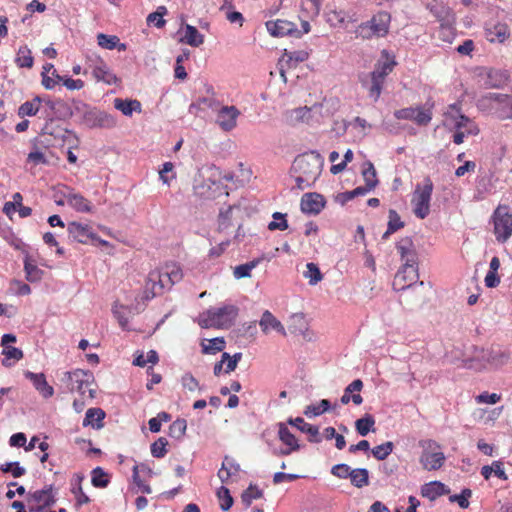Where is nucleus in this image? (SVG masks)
I'll use <instances>...</instances> for the list:
<instances>
[{"label": "nucleus", "mask_w": 512, "mask_h": 512, "mask_svg": "<svg viewBox=\"0 0 512 512\" xmlns=\"http://www.w3.org/2000/svg\"><path fill=\"white\" fill-rule=\"evenodd\" d=\"M199 179H196L195 190L200 195L206 197H215V192L221 187V179L232 181L234 174L228 172L222 175V172L215 165H206L199 169Z\"/></svg>", "instance_id": "obj_1"}, {"label": "nucleus", "mask_w": 512, "mask_h": 512, "mask_svg": "<svg viewBox=\"0 0 512 512\" xmlns=\"http://www.w3.org/2000/svg\"><path fill=\"white\" fill-rule=\"evenodd\" d=\"M397 251L401 256V260L404 262L401 270H399L395 276L393 286L396 288L397 282L400 279H406V273H409L410 280L414 281L418 279V256L415 250L413 241L410 237H404L396 244Z\"/></svg>", "instance_id": "obj_2"}, {"label": "nucleus", "mask_w": 512, "mask_h": 512, "mask_svg": "<svg viewBox=\"0 0 512 512\" xmlns=\"http://www.w3.org/2000/svg\"><path fill=\"white\" fill-rule=\"evenodd\" d=\"M238 311L235 305L211 308L200 315L199 325L202 328H228L234 323Z\"/></svg>", "instance_id": "obj_3"}, {"label": "nucleus", "mask_w": 512, "mask_h": 512, "mask_svg": "<svg viewBox=\"0 0 512 512\" xmlns=\"http://www.w3.org/2000/svg\"><path fill=\"white\" fill-rule=\"evenodd\" d=\"M391 16L386 11H379L370 20L361 23L355 33L362 39L384 37L389 32Z\"/></svg>", "instance_id": "obj_4"}, {"label": "nucleus", "mask_w": 512, "mask_h": 512, "mask_svg": "<svg viewBox=\"0 0 512 512\" xmlns=\"http://www.w3.org/2000/svg\"><path fill=\"white\" fill-rule=\"evenodd\" d=\"M419 446L422 448L419 463L424 470L436 471L444 465L446 457L441 451L440 445L435 440H420Z\"/></svg>", "instance_id": "obj_5"}, {"label": "nucleus", "mask_w": 512, "mask_h": 512, "mask_svg": "<svg viewBox=\"0 0 512 512\" xmlns=\"http://www.w3.org/2000/svg\"><path fill=\"white\" fill-rule=\"evenodd\" d=\"M323 159L316 151H311L296 157L292 170L299 175L306 177L308 181H316L321 174Z\"/></svg>", "instance_id": "obj_6"}, {"label": "nucleus", "mask_w": 512, "mask_h": 512, "mask_svg": "<svg viewBox=\"0 0 512 512\" xmlns=\"http://www.w3.org/2000/svg\"><path fill=\"white\" fill-rule=\"evenodd\" d=\"M433 192V182L429 177L423 181V185H417L411 200L413 212L419 219H425L430 213V201Z\"/></svg>", "instance_id": "obj_7"}, {"label": "nucleus", "mask_w": 512, "mask_h": 512, "mask_svg": "<svg viewBox=\"0 0 512 512\" xmlns=\"http://www.w3.org/2000/svg\"><path fill=\"white\" fill-rule=\"evenodd\" d=\"M480 107H490L501 120L512 119V95L488 93L479 100Z\"/></svg>", "instance_id": "obj_8"}, {"label": "nucleus", "mask_w": 512, "mask_h": 512, "mask_svg": "<svg viewBox=\"0 0 512 512\" xmlns=\"http://www.w3.org/2000/svg\"><path fill=\"white\" fill-rule=\"evenodd\" d=\"M444 116L445 121L443 125L450 130H464L467 135H477L479 133L477 125L470 118L460 113L458 104L449 105Z\"/></svg>", "instance_id": "obj_9"}, {"label": "nucleus", "mask_w": 512, "mask_h": 512, "mask_svg": "<svg viewBox=\"0 0 512 512\" xmlns=\"http://www.w3.org/2000/svg\"><path fill=\"white\" fill-rule=\"evenodd\" d=\"M62 386L69 392L77 391L81 395L85 394V387L94 383V375L88 370L75 369L62 373L60 378Z\"/></svg>", "instance_id": "obj_10"}, {"label": "nucleus", "mask_w": 512, "mask_h": 512, "mask_svg": "<svg viewBox=\"0 0 512 512\" xmlns=\"http://www.w3.org/2000/svg\"><path fill=\"white\" fill-rule=\"evenodd\" d=\"M494 233L499 242H505L512 235V214L507 207L499 206L493 214Z\"/></svg>", "instance_id": "obj_11"}, {"label": "nucleus", "mask_w": 512, "mask_h": 512, "mask_svg": "<svg viewBox=\"0 0 512 512\" xmlns=\"http://www.w3.org/2000/svg\"><path fill=\"white\" fill-rule=\"evenodd\" d=\"M82 124H84L90 129H110L116 125V118L113 115L105 111H101L96 107H91L89 112L86 113V117L83 120Z\"/></svg>", "instance_id": "obj_12"}, {"label": "nucleus", "mask_w": 512, "mask_h": 512, "mask_svg": "<svg viewBox=\"0 0 512 512\" xmlns=\"http://www.w3.org/2000/svg\"><path fill=\"white\" fill-rule=\"evenodd\" d=\"M266 28L272 36L283 37V36H295L300 38L302 36L296 25L287 20L278 19L276 21L266 22Z\"/></svg>", "instance_id": "obj_13"}, {"label": "nucleus", "mask_w": 512, "mask_h": 512, "mask_svg": "<svg viewBox=\"0 0 512 512\" xmlns=\"http://www.w3.org/2000/svg\"><path fill=\"white\" fill-rule=\"evenodd\" d=\"M326 200L317 192L305 193L301 198V211L305 214L318 215L325 207Z\"/></svg>", "instance_id": "obj_14"}, {"label": "nucleus", "mask_w": 512, "mask_h": 512, "mask_svg": "<svg viewBox=\"0 0 512 512\" xmlns=\"http://www.w3.org/2000/svg\"><path fill=\"white\" fill-rule=\"evenodd\" d=\"M27 503H35L45 508L53 506L56 503L53 485H46L40 490L29 492L27 494Z\"/></svg>", "instance_id": "obj_15"}, {"label": "nucleus", "mask_w": 512, "mask_h": 512, "mask_svg": "<svg viewBox=\"0 0 512 512\" xmlns=\"http://www.w3.org/2000/svg\"><path fill=\"white\" fill-rule=\"evenodd\" d=\"M239 115L240 112L235 106H223L217 114L216 122L222 130L231 131L235 128Z\"/></svg>", "instance_id": "obj_16"}, {"label": "nucleus", "mask_w": 512, "mask_h": 512, "mask_svg": "<svg viewBox=\"0 0 512 512\" xmlns=\"http://www.w3.org/2000/svg\"><path fill=\"white\" fill-rule=\"evenodd\" d=\"M69 236L79 243L86 244L90 240H96L97 236L90 230L88 225H83L78 222H70L68 224Z\"/></svg>", "instance_id": "obj_17"}, {"label": "nucleus", "mask_w": 512, "mask_h": 512, "mask_svg": "<svg viewBox=\"0 0 512 512\" xmlns=\"http://www.w3.org/2000/svg\"><path fill=\"white\" fill-rule=\"evenodd\" d=\"M485 35L490 42L503 43L510 36V31L505 23H488L485 27Z\"/></svg>", "instance_id": "obj_18"}, {"label": "nucleus", "mask_w": 512, "mask_h": 512, "mask_svg": "<svg viewBox=\"0 0 512 512\" xmlns=\"http://www.w3.org/2000/svg\"><path fill=\"white\" fill-rule=\"evenodd\" d=\"M68 190V193L63 194L68 205H70L77 212H92L93 206L88 199L79 193H75L72 189Z\"/></svg>", "instance_id": "obj_19"}, {"label": "nucleus", "mask_w": 512, "mask_h": 512, "mask_svg": "<svg viewBox=\"0 0 512 512\" xmlns=\"http://www.w3.org/2000/svg\"><path fill=\"white\" fill-rule=\"evenodd\" d=\"M25 377L32 381L35 389L44 397L50 398L54 394V389L50 386L45 378L43 373H33L31 371H26L24 373Z\"/></svg>", "instance_id": "obj_20"}, {"label": "nucleus", "mask_w": 512, "mask_h": 512, "mask_svg": "<svg viewBox=\"0 0 512 512\" xmlns=\"http://www.w3.org/2000/svg\"><path fill=\"white\" fill-rule=\"evenodd\" d=\"M287 423L289 425H292L299 429L301 432L306 433L309 435V442L311 443H320L321 437L319 435V429L317 426L311 425L301 417L297 418H289L287 420Z\"/></svg>", "instance_id": "obj_21"}, {"label": "nucleus", "mask_w": 512, "mask_h": 512, "mask_svg": "<svg viewBox=\"0 0 512 512\" xmlns=\"http://www.w3.org/2000/svg\"><path fill=\"white\" fill-rule=\"evenodd\" d=\"M486 353H489V349L485 350L475 348L473 356L464 359L462 361V366L466 369H473L476 371L484 369L487 365H489Z\"/></svg>", "instance_id": "obj_22"}, {"label": "nucleus", "mask_w": 512, "mask_h": 512, "mask_svg": "<svg viewBox=\"0 0 512 512\" xmlns=\"http://www.w3.org/2000/svg\"><path fill=\"white\" fill-rule=\"evenodd\" d=\"M259 325L263 333L268 334L271 330H274L282 335H286V331L282 323L268 310L264 311Z\"/></svg>", "instance_id": "obj_23"}, {"label": "nucleus", "mask_w": 512, "mask_h": 512, "mask_svg": "<svg viewBox=\"0 0 512 512\" xmlns=\"http://www.w3.org/2000/svg\"><path fill=\"white\" fill-rule=\"evenodd\" d=\"M509 79V74L506 70L500 69H489L487 71V77L485 85L488 88H502Z\"/></svg>", "instance_id": "obj_24"}, {"label": "nucleus", "mask_w": 512, "mask_h": 512, "mask_svg": "<svg viewBox=\"0 0 512 512\" xmlns=\"http://www.w3.org/2000/svg\"><path fill=\"white\" fill-rule=\"evenodd\" d=\"M92 75L97 81H102L108 85L116 84L119 81L117 76L112 73L102 60H100L98 65L94 66Z\"/></svg>", "instance_id": "obj_25"}, {"label": "nucleus", "mask_w": 512, "mask_h": 512, "mask_svg": "<svg viewBox=\"0 0 512 512\" xmlns=\"http://www.w3.org/2000/svg\"><path fill=\"white\" fill-rule=\"evenodd\" d=\"M434 107V102L427 101L424 105H420L415 107L416 112H414V119L418 126H427L432 120V109Z\"/></svg>", "instance_id": "obj_26"}, {"label": "nucleus", "mask_w": 512, "mask_h": 512, "mask_svg": "<svg viewBox=\"0 0 512 512\" xmlns=\"http://www.w3.org/2000/svg\"><path fill=\"white\" fill-rule=\"evenodd\" d=\"M450 492L449 488L439 481H433L422 487L421 494L430 500H435L438 496L446 495Z\"/></svg>", "instance_id": "obj_27"}, {"label": "nucleus", "mask_w": 512, "mask_h": 512, "mask_svg": "<svg viewBox=\"0 0 512 512\" xmlns=\"http://www.w3.org/2000/svg\"><path fill=\"white\" fill-rule=\"evenodd\" d=\"M286 121L290 125H297L299 123L309 122L311 116V108L307 106L298 107L286 112Z\"/></svg>", "instance_id": "obj_28"}, {"label": "nucleus", "mask_w": 512, "mask_h": 512, "mask_svg": "<svg viewBox=\"0 0 512 512\" xmlns=\"http://www.w3.org/2000/svg\"><path fill=\"white\" fill-rule=\"evenodd\" d=\"M105 418V412L101 408H89L86 411L85 418L83 420V426H89L96 429L103 427L102 420Z\"/></svg>", "instance_id": "obj_29"}, {"label": "nucleus", "mask_w": 512, "mask_h": 512, "mask_svg": "<svg viewBox=\"0 0 512 512\" xmlns=\"http://www.w3.org/2000/svg\"><path fill=\"white\" fill-rule=\"evenodd\" d=\"M114 107L121 111L125 116H131L133 112H141V103L136 100H128L116 98L114 99Z\"/></svg>", "instance_id": "obj_30"}, {"label": "nucleus", "mask_w": 512, "mask_h": 512, "mask_svg": "<svg viewBox=\"0 0 512 512\" xmlns=\"http://www.w3.org/2000/svg\"><path fill=\"white\" fill-rule=\"evenodd\" d=\"M70 133V130L62 128L61 126L57 125L52 118L47 120L44 127L42 128V135H50L56 139H61L63 141H65L66 135Z\"/></svg>", "instance_id": "obj_31"}, {"label": "nucleus", "mask_w": 512, "mask_h": 512, "mask_svg": "<svg viewBox=\"0 0 512 512\" xmlns=\"http://www.w3.org/2000/svg\"><path fill=\"white\" fill-rule=\"evenodd\" d=\"M278 437L283 444L290 447V450L298 451L300 449L296 437L290 432L285 423H278Z\"/></svg>", "instance_id": "obj_32"}, {"label": "nucleus", "mask_w": 512, "mask_h": 512, "mask_svg": "<svg viewBox=\"0 0 512 512\" xmlns=\"http://www.w3.org/2000/svg\"><path fill=\"white\" fill-rule=\"evenodd\" d=\"M42 101V97L35 96L31 101L24 102L18 108V115L20 117L35 116L40 109V104L42 103Z\"/></svg>", "instance_id": "obj_33"}, {"label": "nucleus", "mask_w": 512, "mask_h": 512, "mask_svg": "<svg viewBox=\"0 0 512 512\" xmlns=\"http://www.w3.org/2000/svg\"><path fill=\"white\" fill-rule=\"evenodd\" d=\"M182 41L193 47H198L204 42V36L197 30L196 27L187 24L185 26V35Z\"/></svg>", "instance_id": "obj_34"}, {"label": "nucleus", "mask_w": 512, "mask_h": 512, "mask_svg": "<svg viewBox=\"0 0 512 512\" xmlns=\"http://www.w3.org/2000/svg\"><path fill=\"white\" fill-rule=\"evenodd\" d=\"M15 63L20 68H29L30 69L33 67L34 59L32 56V52L28 48L27 45H23L18 49L16 58H15Z\"/></svg>", "instance_id": "obj_35"}, {"label": "nucleus", "mask_w": 512, "mask_h": 512, "mask_svg": "<svg viewBox=\"0 0 512 512\" xmlns=\"http://www.w3.org/2000/svg\"><path fill=\"white\" fill-rule=\"evenodd\" d=\"M488 357L489 365L493 367H500L508 362L510 359V355L508 352L503 351L501 349L491 348L489 349V353H486Z\"/></svg>", "instance_id": "obj_36"}, {"label": "nucleus", "mask_w": 512, "mask_h": 512, "mask_svg": "<svg viewBox=\"0 0 512 512\" xmlns=\"http://www.w3.org/2000/svg\"><path fill=\"white\" fill-rule=\"evenodd\" d=\"M362 176L365 182V185L370 189H374L378 185L377 173L376 169L372 162L367 161L363 165Z\"/></svg>", "instance_id": "obj_37"}, {"label": "nucleus", "mask_w": 512, "mask_h": 512, "mask_svg": "<svg viewBox=\"0 0 512 512\" xmlns=\"http://www.w3.org/2000/svg\"><path fill=\"white\" fill-rule=\"evenodd\" d=\"M350 481L356 488H363L369 485V471L366 468L353 469L350 475Z\"/></svg>", "instance_id": "obj_38"}, {"label": "nucleus", "mask_w": 512, "mask_h": 512, "mask_svg": "<svg viewBox=\"0 0 512 512\" xmlns=\"http://www.w3.org/2000/svg\"><path fill=\"white\" fill-rule=\"evenodd\" d=\"M331 409V403L327 399H322L318 404L306 406L304 415L308 418L317 417Z\"/></svg>", "instance_id": "obj_39"}, {"label": "nucleus", "mask_w": 512, "mask_h": 512, "mask_svg": "<svg viewBox=\"0 0 512 512\" xmlns=\"http://www.w3.org/2000/svg\"><path fill=\"white\" fill-rule=\"evenodd\" d=\"M263 260V257L253 259L245 264L238 265L234 268L233 275L236 279L247 278L251 276V271Z\"/></svg>", "instance_id": "obj_40"}, {"label": "nucleus", "mask_w": 512, "mask_h": 512, "mask_svg": "<svg viewBox=\"0 0 512 512\" xmlns=\"http://www.w3.org/2000/svg\"><path fill=\"white\" fill-rule=\"evenodd\" d=\"M374 425L375 418L371 414H365L355 422L356 431L361 436H366L370 431H374Z\"/></svg>", "instance_id": "obj_41"}, {"label": "nucleus", "mask_w": 512, "mask_h": 512, "mask_svg": "<svg viewBox=\"0 0 512 512\" xmlns=\"http://www.w3.org/2000/svg\"><path fill=\"white\" fill-rule=\"evenodd\" d=\"M24 270L26 273V279L29 282H37L42 279L43 271L37 267V265L33 264L30 260L29 256L25 257L24 260Z\"/></svg>", "instance_id": "obj_42"}, {"label": "nucleus", "mask_w": 512, "mask_h": 512, "mask_svg": "<svg viewBox=\"0 0 512 512\" xmlns=\"http://www.w3.org/2000/svg\"><path fill=\"white\" fill-rule=\"evenodd\" d=\"M289 330L291 333H303L307 329V322L303 313H295L289 319Z\"/></svg>", "instance_id": "obj_43"}, {"label": "nucleus", "mask_w": 512, "mask_h": 512, "mask_svg": "<svg viewBox=\"0 0 512 512\" xmlns=\"http://www.w3.org/2000/svg\"><path fill=\"white\" fill-rule=\"evenodd\" d=\"M65 109H66V115L68 117H71L74 114L80 115L81 116V123H82L83 120L86 117V113H88L89 110L91 109V106L88 105L87 103L83 102V101L74 100L73 101V108H70L67 105H65Z\"/></svg>", "instance_id": "obj_44"}, {"label": "nucleus", "mask_w": 512, "mask_h": 512, "mask_svg": "<svg viewBox=\"0 0 512 512\" xmlns=\"http://www.w3.org/2000/svg\"><path fill=\"white\" fill-rule=\"evenodd\" d=\"M2 354L5 356L2 360V365L5 367L12 366V363L10 362L11 359L19 361L23 358L22 350L13 346L4 347Z\"/></svg>", "instance_id": "obj_45"}, {"label": "nucleus", "mask_w": 512, "mask_h": 512, "mask_svg": "<svg viewBox=\"0 0 512 512\" xmlns=\"http://www.w3.org/2000/svg\"><path fill=\"white\" fill-rule=\"evenodd\" d=\"M303 275L309 280L310 285H316L323 278L319 267L313 262L306 264V271L303 273Z\"/></svg>", "instance_id": "obj_46"}, {"label": "nucleus", "mask_w": 512, "mask_h": 512, "mask_svg": "<svg viewBox=\"0 0 512 512\" xmlns=\"http://www.w3.org/2000/svg\"><path fill=\"white\" fill-rule=\"evenodd\" d=\"M148 282L152 283L153 290L155 289L156 286L159 287V290H162L172 285L170 284V279H168V277H165V271L151 272L148 277Z\"/></svg>", "instance_id": "obj_47"}, {"label": "nucleus", "mask_w": 512, "mask_h": 512, "mask_svg": "<svg viewBox=\"0 0 512 512\" xmlns=\"http://www.w3.org/2000/svg\"><path fill=\"white\" fill-rule=\"evenodd\" d=\"M394 444L387 441L372 448L371 453L377 460H385L393 451Z\"/></svg>", "instance_id": "obj_48"}, {"label": "nucleus", "mask_w": 512, "mask_h": 512, "mask_svg": "<svg viewBox=\"0 0 512 512\" xmlns=\"http://www.w3.org/2000/svg\"><path fill=\"white\" fill-rule=\"evenodd\" d=\"M395 62H385L378 64L370 73L371 78H375L384 83L386 76L392 71Z\"/></svg>", "instance_id": "obj_49"}, {"label": "nucleus", "mask_w": 512, "mask_h": 512, "mask_svg": "<svg viewBox=\"0 0 512 512\" xmlns=\"http://www.w3.org/2000/svg\"><path fill=\"white\" fill-rule=\"evenodd\" d=\"M234 206H228L226 209H221L218 216V231L222 232L227 230L231 225L232 211Z\"/></svg>", "instance_id": "obj_50"}, {"label": "nucleus", "mask_w": 512, "mask_h": 512, "mask_svg": "<svg viewBox=\"0 0 512 512\" xmlns=\"http://www.w3.org/2000/svg\"><path fill=\"white\" fill-rule=\"evenodd\" d=\"M363 388V382L361 379H355L345 389L340 399L343 405L348 404L351 401L352 393L360 392Z\"/></svg>", "instance_id": "obj_51"}, {"label": "nucleus", "mask_w": 512, "mask_h": 512, "mask_svg": "<svg viewBox=\"0 0 512 512\" xmlns=\"http://www.w3.org/2000/svg\"><path fill=\"white\" fill-rule=\"evenodd\" d=\"M168 13V10L165 6H159L157 10L153 13H150L147 17V23H153L157 28H162L165 25V20L163 17Z\"/></svg>", "instance_id": "obj_52"}, {"label": "nucleus", "mask_w": 512, "mask_h": 512, "mask_svg": "<svg viewBox=\"0 0 512 512\" xmlns=\"http://www.w3.org/2000/svg\"><path fill=\"white\" fill-rule=\"evenodd\" d=\"M92 485L97 488H105L109 484L107 473L101 468L96 467L92 470Z\"/></svg>", "instance_id": "obj_53"}, {"label": "nucleus", "mask_w": 512, "mask_h": 512, "mask_svg": "<svg viewBox=\"0 0 512 512\" xmlns=\"http://www.w3.org/2000/svg\"><path fill=\"white\" fill-rule=\"evenodd\" d=\"M262 496V490H260L257 486L250 484L249 487L243 491L241 495V500L248 507L251 505L252 500L259 499Z\"/></svg>", "instance_id": "obj_54"}, {"label": "nucleus", "mask_w": 512, "mask_h": 512, "mask_svg": "<svg viewBox=\"0 0 512 512\" xmlns=\"http://www.w3.org/2000/svg\"><path fill=\"white\" fill-rule=\"evenodd\" d=\"M187 428V422L185 419L175 420L169 427V435L172 438L180 439L184 436Z\"/></svg>", "instance_id": "obj_55"}, {"label": "nucleus", "mask_w": 512, "mask_h": 512, "mask_svg": "<svg viewBox=\"0 0 512 512\" xmlns=\"http://www.w3.org/2000/svg\"><path fill=\"white\" fill-rule=\"evenodd\" d=\"M217 496L220 500V508L223 511H227L232 507L234 501L228 488L221 486L217 491Z\"/></svg>", "instance_id": "obj_56"}, {"label": "nucleus", "mask_w": 512, "mask_h": 512, "mask_svg": "<svg viewBox=\"0 0 512 512\" xmlns=\"http://www.w3.org/2000/svg\"><path fill=\"white\" fill-rule=\"evenodd\" d=\"M82 479H83L82 476H78L77 484H75L73 486V488L71 489V492L74 494V496L76 498V504H75L76 507H80L81 505L87 504L90 502L89 497L82 490V486H81Z\"/></svg>", "instance_id": "obj_57"}, {"label": "nucleus", "mask_w": 512, "mask_h": 512, "mask_svg": "<svg viewBox=\"0 0 512 512\" xmlns=\"http://www.w3.org/2000/svg\"><path fill=\"white\" fill-rule=\"evenodd\" d=\"M58 81H62L63 85L69 90H80L84 87V82L81 79H72L70 77L60 76L56 70L51 73Z\"/></svg>", "instance_id": "obj_58"}, {"label": "nucleus", "mask_w": 512, "mask_h": 512, "mask_svg": "<svg viewBox=\"0 0 512 512\" xmlns=\"http://www.w3.org/2000/svg\"><path fill=\"white\" fill-rule=\"evenodd\" d=\"M97 42L100 47L108 50H113L116 48V44L117 42H119V38L115 35L99 33L97 35Z\"/></svg>", "instance_id": "obj_59"}, {"label": "nucleus", "mask_w": 512, "mask_h": 512, "mask_svg": "<svg viewBox=\"0 0 512 512\" xmlns=\"http://www.w3.org/2000/svg\"><path fill=\"white\" fill-rule=\"evenodd\" d=\"M273 217V221H271L269 224H268V229L271 230V231H274V230H286L288 228V222L286 220V215L285 214H282L280 212H275L273 213L272 215Z\"/></svg>", "instance_id": "obj_60"}, {"label": "nucleus", "mask_w": 512, "mask_h": 512, "mask_svg": "<svg viewBox=\"0 0 512 512\" xmlns=\"http://www.w3.org/2000/svg\"><path fill=\"white\" fill-rule=\"evenodd\" d=\"M168 445V441L164 437L158 438L154 443L151 444V454L155 458H163L166 453L167 449L166 446Z\"/></svg>", "instance_id": "obj_61"}, {"label": "nucleus", "mask_w": 512, "mask_h": 512, "mask_svg": "<svg viewBox=\"0 0 512 512\" xmlns=\"http://www.w3.org/2000/svg\"><path fill=\"white\" fill-rule=\"evenodd\" d=\"M225 347V341L223 338H213L209 340L207 345L203 344L202 351L206 354H214L220 352Z\"/></svg>", "instance_id": "obj_62"}, {"label": "nucleus", "mask_w": 512, "mask_h": 512, "mask_svg": "<svg viewBox=\"0 0 512 512\" xmlns=\"http://www.w3.org/2000/svg\"><path fill=\"white\" fill-rule=\"evenodd\" d=\"M181 384L183 388L190 392H194L197 389H201L198 380L190 373H185L181 378Z\"/></svg>", "instance_id": "obj_63"}, {"label": "nucleus", "mask_w": 512, "mask_h": 512, "mask_svg": "<svg viewBox=\"0 0 512 512\" xmlns=\"http://www.w3.org/2000/svg\"><path fill=\"white\" fill-rule=\"evenodd\" d=\"M352 470L349 465L341 463L332 467L331 474L341 479H347L350 478Z\"/></svg>", "instance_id": "obj_64"}]
</instances>
